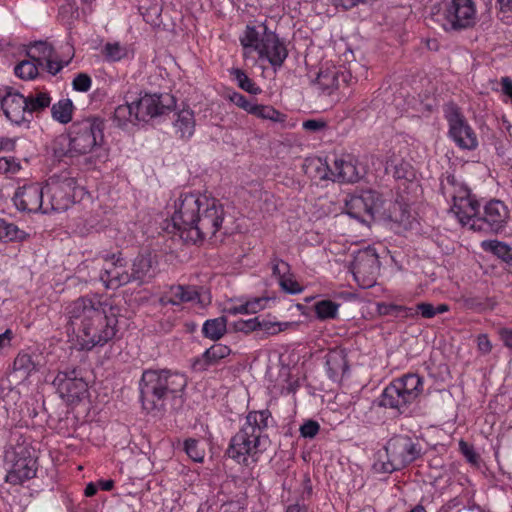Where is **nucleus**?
Segmentation results:
<instances>
[{
    "label": "nucleus",
    "mask_w": 512,
    "mask_h": 512,
    "mask_svg": "<svg viewBox=\"0 0 512 512\" xmlns=\"http://www.w3.org/2000/svg\"><path fill=\"white\" fill-rule=\"evenodd\" d=\"M173 232L193 243L213 237L224 219L222 204L206 193H180L166 207Z\"/></svg>",
    "instance_id": "1"
},
{
    "label": "nucleus",
    "mask_w": 512,
    "mask_h": 512,
    "mask_svg": "<svg viewBox=\"0 0 512 512\" xmlns=\"http://www.w3.org/2000/svg\"><path fill=\"white\" fill-rule=\"evenodd\" d=\"M65 315L81 350L103 347L118 332L117 314L112 305L95 298L80 297L70 302Z\"/></svg>",
    "instance_id": "2"
},
{
    "label": "nucleus",
    "mask_w": 512,
    "mask_h": 512,
    "mask_svg": "<svg viewBox=\"0 0 512 512\" xmlns=\"http://www.w3.org/2000/svg\"><path fill=\"white\" fill-rule=\"evenodd\" d=\"M271 414L268 410L249 412L240 430L231 438L227 454L240 465H255L266 450L268 437L265 430Z\"/></svg>",
    "instance_id": "3"
},
{
    "label": "nucleus",
    "mask_w": 512,
    "mask_h": 512,
    "mask_svg": "<svg viewBox=\"0 0 512 512\" xmlns=\"http://www.w3.org/2000/svg\"><path fill=\"white\" fill-rule=\"evenodd\" d=\"M187 386L184 374L171 370H145L139 388L143 408L148 411L160 410L167 400L181 401Z\"/></svg>",
    "instance_id": "4"
},
{
    "label": "nucleus",
    "mask_w": 512,
    "mask_h": 512,
    "mask_svg": "<svg viewBox=\"0 0 512 512\" xmlns=\"http://www.w3.org/2000/svg\"><path fill=\"white\" fill-rule=\"evenodd\" d=\"M345 209L347 215L361 223L379 219L406 224L409 219L406 208L402 209L400 204L392 203L374 190L350 196L345 201Z\"/></svg>",
    "instance_id": "5"
},
{
    "label": "nucleus",
    "mask_w": 512,
    "mask_h": 512,
    "mask_svg": "<svg viewBox=\"0 0 512 512\" xmlns=\"http://www.w3.org/2000/svg\"><path fill=\"white\" fill-rule=\"evenodd\" d=\"M245 59L257 53L260 60H266L276 70L281 67L288 56L287 47L282 39L265 23L257 26L247 25L239 38Z\"/></svg>",
    "instance_id": "6"
},
{
    "label": "nucleus",
    "mask_w": 512,
    "mask_h": 512,
    "mask_svg": "<svg viewBox=\"0 0 512 512\" xmlns=\"http://www.w3.org/2000/svg\"><path fill=\"white\" fill-rule=\"evenodd\" d=\"M422 453L417 440L407 435H395L384 446L383 453L378 452L373 469L378 473H392L409 465Z\"/></svg>",
    "instance_id": "7"
},
{
    "label": "nucleus",
    "mask_w": 512,
    "mask_h": 512,
    "mask_svg": "<svg viewBox=\"0 0 512 512\" xmlns=\"http://www.w3.org/2000/svg\"><path fill=\"white\" fill-rule=\"evenodd\" d=\"M432 19L445 31L472 27L477 20L474 0H441L432 8Z\"/></svg>",
    "instance_id": "8"
},
{
    "label": "nucleus",
    "mask_w": 512,
    "mask_h": 512,
    "mask_svg": "<svg viewBox=\"0 0 512 512\" xmlns=\"http://www.w3.org/2000/svg\"><path fill=\"white\" fill-rule=\"evenodd\" d=\"M46 205L45 213L66 211L85 193L75 178L63 173L51 176L44 186Z\"/></svg>",
    "instance_id": "9"
},
{
    "label": "nucleus",
    "mask_w": 512,
    "mask_h": 512,
    "mask_svg": "<svg viewBox=\"0 0 512 512\" xmlns=\"http://www.w3.org/2000/svg\"><path fill=\"white\" fill-rule=\"evenodd\" d=\"M444 197L452 202L451 211L459 223L467 222L477 212V200L471 195L467 185L453 174L446 175L441 181Z\"/></svg>",
    "instance_id": "10"
},
{
    "label": "nucleus",
    "mask_w": 512,
    "mask_h": 512,
    "mask_svg": "<svg viewBox=\"0 0 512 512\" xmlns=\"http://www.w3.org/2000/svg\"><path fill=\"white\" fill-rule=\"evenodd\" d=\"M509 209L504 202L500 200H490L484 206L482 212L477 201V212L469 217L467 222L462 221L460 224L468 227L473 231H489L499 233L502 231L509 219Z\"/></svg>",
    "instance_id": "11"
},
{
    "label": "nucleus",
    "mask_w": 512,
    "mask_h": 512,
    "mask_svg": "<svg viewBox=\"0 0 512 512\" xmlns=\"http://www.w3.org/2000/svg\"><path fill=\"white\" fill-rule=\"evenodd\" d=\"M103 140V123L97 118H86L73 123L70 131V153L86 154Z\"/></svg>",
    "instance_id": "12"
},
{
    "label": "nucleus",
    "mask_w": 512,
    "mask_h": 512,
    "mask_svg": "<svg viewBox=\"0 0 512 512\" xmlns=\"http://www.w3.org/2000/svg\"><path fill=\"white\" fill-rule=\"evenodd\" d=\"M445 118L448 122V135L452 141L462 150L473 151L478 145V137L466 118L455 105H447Z\"/></svg>",
    "instance_id": "13"
},
{
    "label": "nucleus",
    "mask_w": 512,
    "mask_h": 512,
    "mask_svg": "<svg viewBox=\"0 0 512 512\" xmlns=\"http://www.w3.org/2000/svg\"><path fill=\"white\" fill-rule=\"evenodd\" d=\"M308 167H314L318 170L321 179L332 181L356 182L362 176L361 170L357 167L356 160L350 155L336 158L331 167L320 158L310 160Z\"/></svg>",
    "instance_id": "14"
},
{
    "label": "nucleus",
    "mask_w": 512,
    "mask_h": 512,
    "mask_svg": "<svg viewBox=\"0 0 512 512\" xmlns=\"http://www.w3.org/2000/svg\"><path fill=\"white\" fill-rule=\"evenodd\" d=\"M138 122L164 115L170 112L175 106L174 97L168 93H140L136 99H132Z\"/></svg>",
    "instance_id": "15"
},
{
    "label": "nucleus",
    "mask_w": 512,
    "mask_h": 512,
    "mask_svg": "<svg viewBox=\"0 0 512 512\" xmlns=\"http://www.w3.org/2000/svg\"><path fill=\"white\" fill-rule=\"evenodd\" d=\"M380 262L376 250L367 247L354 255L351 271L355 281L362 288L373 286L379 273Z\"/></svg>",
    "instance_id": "16"
},
{
    "label": "nucleus",
    "mask_w": 512,
    "mask_h": 512,
    "mask_svg": "<svg viewBox=\"0 0 512 512\" xmlns=\"http://www.w3.org/2000/svg\"><path fill=\"white\" fill-rule=\"evenodd\" d=\"M53 384L60 397L71 404L81 401L88 394V384L76 369L60 371Z\"/></svg>",
    "instance_id": "17"
},
{
    "label": "nucleus",
    "mask_w": 512,
    "mask_h": 512,
    "mask_svg": "<svg viewBox=\"0 0 512 512\" xmlns=\"http://www.w3.org/2000/svg\"><path fill=\"white\" fill-rule=\"evenodd\" d=\"M17 210L28 213H45L46 199L44 187L37 183L19 188L12 198Z\"/></svg>",
    "instance_id": "18"
},
{
    "label": "nucleus",
    "mask_w": 512,
    "mask_h": 512,
    "mask_svg": "<svg viewBox=\"0 0 512 512\" xmlns=\"http://www.w3.org/2000/svg\"><path fill=\"white\" fill-rule=\"evenodd\" d=\"M354 64L349 68L344 66L339 67H328L324 70H320L317 77V83L323 92L332 94L335 90L341 87H347L357 81V76H353L352 72L355 70Z\"/></svg>",
    "instance_id": "19"
},
{
    "label": "nucleus",
    "mask_w": 512,
    "mask_h": 512,
    "mask_svg": "<svg viewBox=\"0 0 512 512\" xmlns=\"http://www.w3.org/2000/svg\"><path fill=\"white\" fill-rule=\"evenodd\" d=\"M2 112L11 124L28 127L30 123L25 96L10 87H6L2 95Z\"/></svg>",
    "instance_id": "20"
},
{
    "label": "nucleus",
    "mask_w": 512,
    "mask_h": 512,
    "mask_svg": "<svg viewBox=\"0 0 512 512\" xmlns=\"http://www.w3.org/2000/svg\"><path fill=\"white\" fill-rule=\"evenodd\" d=\"M210 301L208 293H201L196 287L185 285L170 286L160 297L162 305H180L190 302L205 307Z\"/></svg>",
    "instance_id": "21"
},
{
    "label": "nucleus",
    "mask_w": 512,
    "mask_h": 512,
    "mask_svg": "<svg viewBox=\"0 0 512 512\" xmlns=\"http://www.w3.org/2000/svg\"><path fill=\"white\" fill-rule=\"evenodd\" d=\"M27 56L35 61L41 68H45L51 75L59 73L70 62V60H56L54 58V49L47 41L31 43L27 49Z\"/></svg>",
    "instance_id": "22"
},
{
    "label": "nucleus",
    "mask_w": 512,
    "mask_h": 512,
    "mask_svg": "<svg viewBox=\"0 0 512 512\" xmlns=\"http://www.w3.org/2000/svg\"><path fill=\"white\" fill-rule=\"evenodd\" d=\"M106 261V267L100 275V280L106 288L116 289L133 280L132 274L126 270L124 259L120 254L112 255Z\"/></svg>",
    "instance_id": "23"
},
{
    "label": "nucleus",
    "mask_w": 512,
    "mask_h": 512,
    "mask_svg": "<svg viewBox=\"0 0 512 512\" xmlns=\"http://www.w3.org/2000/svg\"><path fill=\"white\" fill-rule=\"evenodd\" d=\"M379 406L403 412L410 404L411 400L406 397L404 390L399 387L396 379L387 385L378 398Z\"/></svg>",
    "instance_id": "24"
},
{
    "label": "nucleus",
    "mask_w": 512,
    "mask_h": 512,
    "mask_svg": "<svg viewBox=\"0 0 512 512\" xmlns=\"http://www.w3.org/2000/svg\"><path fill=\"white\" fill-rule=\"evenodd\" d=\"M271 265L272 273L276 277L282 291L291 295L300 294L303 291V286L295 279L287 262L273 259Z\"/></svg>",
    "instance_id": "25"
},
{
    "label": "nucleus",
    "mask_w": 512,
    "mask_h": 512,
    "mask_svg": "<svg viewBox=\"0 0 512 512\" xmlns=\"http://www.w3.org/2000/svg\"><path fill=\"white\" fill-rule=\"evenodd\" d=\"M325 359L329 378L334 382H341L349 370L345 349L339 347L331 349Z\"/></svg>",
    "instance_id": "26"
},
{
    "label": "nucleus",
    "mask_w": 512,
    "mask_h": 512,
    "mask_svg": "<svg viewBox=\"0 0 512 512\" xmlns=\"http://www.w3.org/2000/svg\"><path fill=\"white\" fill-rule=\"evenodd\" d=\"M35 464L31 457L17 458L7 471L6 482L16 485L33 478L36 475Z\"/></svg>",
    "instance_id": "27"
},
{
    "label": "nucleus",
    "mask_w": 512,
    "mask_h": 512,
    "mask_svg": "<svg viewBox=\"0 0 512 512\" xmlns=\"http://www.w3.org/2000/svg\"><path fill=\"white\" fill-rule=\"evenodd\" d=\"M156 256L151 253L138 255L132 264V278L146 282L155 277L158 272Z\"/></svg>",
    "instance_id": "28"
},
{
    "label": "nucleus",
    "mask_w": 512,
    "mask_h": 512,
    "mask_svg": "<svg viewBox=\"0 0 512 512\" xmlns=\"http://www.w3.org/2000/svg\"><path fill=\"white\" fill-rule=\"evenodd\" d=\"M274 301V298L266 296L254 297L245 301L241 300L228 307L227 312L232 315L255 314L269 307L270 303Z\"/></svg>",
    "instance_id": "29"
},
{
    "label": "nucleus",
    "mask_w": 512,
    "mask_h": 512,
    "mask_svg": "<svg viewBox=\"0 0 512 512\" xmlns=\"http://www.w3.org/2000/svg\"><path fill=\"white\" fill-rule=\"evenodd\" d=\"M399 387L404 390L406 397L414 403L422 394L424 390L423 378L415 373H408L401 377L396 378Z\"/></svg>",
    "instance_id": "30"
},
{
    "label": "nucleus",
    "mask_w": 512,
    "mask_h": 512,
    "mask_svg": "<svg viewBox=\"0 0 512 512\" xmlns=\"http://www.w3.org/2000/svg\"><path fill=\"white\" fill-rule=\"evenodd\" d=\"M195 115L190 109H183L176 114L174 128L182 139H190L195 132Z\"/></svg>",
    "instance_id": "31"
},
{
    "label": "nucleus",
    "mask_w": 512,
    "mask_h": 512,
    "mask_svg": "<svg viewBox=\"0 0 512 512\" xmlns=\"http://www.w3.org/2000/svg\"><path fill=\"white\" fill-rule=\"evenodd\" d=\"M25 100L27 101L28 117L31 119L34 113H40L48 108L52 98L48 91L37 90L25 96Z\"/></svg>",
    "instance_id": "32"
},
{
    "label": "nucleus",
    "mask_w": 512,
    "mask_h": 512,
    "mask_svg": "<svg viewBox=\"0 0 512 512\" xmlns=\"http://www.w3.org/2000/svg\"><path fill=\"white\" fill-rule=\"evenodd\" d=\"M37 370V364L32 356L26 352H20L13 362L11 374L19 375L20 379H26Z\"/></svg>",
    "instance_id": "33"
},
{
    "label": "nucleus",
    "mask_w": 512,
    "mask_h": 512,
    "mask_svg": "<svg viewBox=\"0 0 512 512\" xmlns=\"http://www.w3.org/2000/svg\"><path fill=\"white\" fill-rule=\"evenodd\" d=\"M113 120L118 126H125L128 123H136V112L132 99L126 95L125 103L115 108Z\"/></svg>",
    "instance_id": "34"
},
{
    "label": "nucleus",
    "mask_w": 512,
    "mask_h": 512,
    "mask_svg": "<svg viewBox=\"0 0 512 512\" xmlns=\"http://www.w3.org/2000/svg\"><path fill=\"white\" fill-rule=\"evenodd\" d=\"M74 111V104L71 99L63 98L52 105L51 116L53 120L67 124L72 120Z\"/></svg>",
    "instance_id": "35"
},
{
    "label": "nucleus",
    "mask_w": 512,
    "mask_h": 512,
    "mask_svg": "<svg viewBox=\"0 0 512 512\" xmlns=\"http://www.w3.org/2000/svg\"><path fill=\"white\" fill-rule=\"evenodd\" d=\"M340 304L330 299H321L315 302L313 310L320 321L336 319L339 314Z\"/></svg>",
    "instance_id": "36"
},
{
    "label": "nucleus",
    "mask_w": 512,
    "mask_h": 512,
    "mask_svg": "<svg viewBox=\"0 0 512 512\" xmlns=\"http://www.w3.org/2000/svg\"><path fill=\"white\" fill-rule=\"evenodd\" d=\"M227 320L225 317H218L206 320L202 327V333L206 338L219 340L225 333Z\"/></svg>",
    "instance_id": "37"
},
{
    "label": "nucleus",
    "mask_w": 512,
    "mask_h": 512,
    "mask_svg": "<svg viewBox=\"0 0 512 512\" xmlns=\"http://www.w3.org/2000/svg\"><path fill=\"white\" fill-rule=\"evenodd\" d=\"M105 59L109 62H119L130 56V48L119 42H108L103 46L102 49Z\"/></svg>",
    "instance_id": "38"
},
{
    "label": "nucleus",
    "mask_w": 512,
    "mask_h": 512,
    "mask_svg": "<svg viewBox=\"0 0 512 512\" xmlns=\"http://www.w3.org/2000/svg\"><path fill=\"white\" fill-rule=\"evenodd\" d=\"M481 246L485 251L493 253L507 263H510L512 260V247L504 242L498 240H485L481 243Z\"/></svg>",
    "instance_id": "39"
},
{
    "label": "nucleus",
    "mask_w": 512,
    "mask_h": 512,
    "mask_svg": "<svg viewBox=\"0 0 512 512\" xmlns=\"http://www.w3.org/2000/svg\"><path fill=\"white\" fill-rule=\"evenodd\" d=\"M249 114H252L260 119L270 120L272 122H283L285 115L269 105H261L254 103Z\"/></svg>",
    "instance_id": "40"
},
{
    "label": "nucleus",
    "mask_w": 512,
    "mask_h": 512,
    "mask_svg": "<svg viewBox=\"0 0 512 512\" xmlns=\"http://www.w3.org/2000/svg\"><path fill=\"white\" fill-rule=\"evenodd\" d=\"M230 75L233 77L234 81L242 90L253 95L261 93V88L258 85H256L254 81L251 80L243 70L238 68H232L230 70Z\"/></svg>",
    "instance_id": "41"
},
{
    "label": "nucleus",
    "mask_w": 512,
    "mask_h": 512,
    "mask_svg": "<svg viewBox=\"0 0 512 512\" xmlns=\"http://www.w3.org/2000/svg\"><path fill=\"white\" fill-rule=\"evenodd\" d=\"M39 68H41L35 61L22 60L14 67V74L22 80H33L37 77Z\"/></svg>",
    "instance_id": "42"
},
{
    "label": "nucleus",
    "mask_w": 512,
    "mask_h": 512,
    "mask_svg": "<svg viewBox=\"0 0 512 512\" xmlns=\"http://www.w3.org/2000/svg\"><path fill=\"white\" fill-rule=\"evenodd\" d=\"M377 312L382 315H393V316H399L403 313V316L410 317L414 316V312L412 308L395 305L391 303H378L377 304Z\"/></svg>",
    "instance_id": "43"
},
{
    "label": "nucleus",
    "mask_w": 512,
    "mask_h": 512,
    "mask_svg": "<svg viewBox=\"0 0 512 512\" xmlns=\"http://www.w3.org/2000/svg\"><path fill=\"white\" fill-rule=\"evenodd\" d=\"M296 326V322L261 320L260 330L267 335H276L282 331L294 328Z\"/></svg>",
    "instance_id": "44"
},
{
    "label": "nucleus",
    "mask_w": 512,
    "mask_h": 512,
    "mask_svg": "<svg viewBox=\"0 0 512 512\" xmlns=\"http://www.w3.org/2000/svg\"><path fill=\"white\" fill-rule=\"evenodd\" d=\"M230 352L231 350L228 346L223 344H214L203 353V358L208 364H212L227 357Z\"/></svg>",
    "instance_id": "45"
},
{
    "label": "nucleus",
    "mask_w": 512,
    "mask_h": 512,
    "mask_svg": "<svg viewBox=\"0 0 512 512\" xmlns=\"http://www.w3.org/2000/svg\"><path fill=\"white\" fill-rule=\"evenodd\" d=\"M26 236V232L19 229L15 224L6 223L2 220V238H6L8 241H23Z\"/></svg>",
    "instance_id": "46"
},
{
    "label": "nucleus",
    "mask_w": 512,
    "mask_h": 512,
    "mask_svg": "<svg viewBox=\"0 0 512 512\" xmlns=\"http://www.w3.org/2000/svg\"><path fill=\"white\" fill-rule=\"evenodd\" d=\"M184 450L186 454L194 462H202L205 456V450L199 446V442L195 439H187L184 442Z\"/></svg>",
    "instance_id": "47"
},
{
    "label": "nucleus",
    "mask_w": 512,
    "mask_h": 512,
    "mask_svg": "<svg viewBox=\"0 0 512 512\" xmlns=\"http://www.w3.org/2000/svg\"><path fill=\"white\" fill-rule=\"evenodd\" d=\"M92 78L87 73H78L72 81V88L77 92L85 93L91 89Z\"/></svg>",
    "instance_id": "48"
},
{
    "label": "nucleus",
    "mask_w": 512,
    "mask_h": 512,
    "mask_svg": "<svg viewBox=\"0 0 512 512\" xmlns=\"http://www.w3.org/2000/svg\"><path fill=\"white\" fill-rule=\"evenodd\" d=\"M459 450L463 454V456L467 459V461L473 465L478 464L479 455L475 451L474 447L464 440L459 441Z\"/></svg>",
    "instance_id": "49"
},
{
    "label": "nucleus",
    "mask_w": 512,
    "mask_h": 512,
    "mask_svg": "<svg viewBox=\"0 0 512 512\" xmlns=\"http://www.w3.org/2000/svg\"><path fill=\"white\" fill-rule=\"evenodd\" d=\"M320 430V425L314 420H307L300 426V435L304 438H314Z\"/></svg>",
    "instance_id": "50"
},
{
    "label": "nucleus",
    "mask_w": 512,
    "mask_h": 512,
    "mask_svg": "<svg viewBox=\"0 0 512 512\" xmlns=\"http://www.w3.org/2000/svg\"><path fill=\"white\" fill-rule=\"evenodd\" d=\"M501 18L506 22L512 21V0H496Z\"/></svg>",
    "instance_id": "51"
},
{
    "label": "nucleus",
    "mask_w": 512,
    "mask_h": 512,
    "mask_svg": "<svg viewBox=\"0 0 512 512\" xmlns=\"http://www.w3.org/2000/svg\"><path fill=\"white\" fill-rule=\"evenodd\" d=\"M230 100L235 104L237 105L238 107L242 108L243 110H245L247 113L250 112L252 106H253V102H250L244 95L238 93V92H234L231 94L230 96Z\"/></svg>",
    "instance_id": "52"
},
{
    "label": "nucleus",
    "mask_w": 512,
    "mask_h": 512,
    "mask_svg": "<svg viewBox=\"0 0 512 512\" xmlns=\"http://www.w3.org/2000/svg\"><path fill=\"white\" fill-rule=\"evenodd\" d=\"M261 320L258 317L242 321L237 328L241 331L250 332L260 330Z\"/></svg>",
    "instance_id": "53"
},
{
    "label": "nucleus",
    "mask_w": 512,
    "mask_h": 512,
    "mask_svg": "<svg viewBox=\"0 0 512 512\" xmlns=\"http://www.w3.org/2000/svg\"><path fill=\"white\" fill-rule=\"evenodd\" d=\"M416 308L423 318L430 319L436 316L435 306L431 303L422 302L417 304Z\"/></svg>",
    "instance_id": "54"
},
{
    "label": "nucleus",
    "mask_w": 512,
    "mask_h": 512,
    "mask_svg": "<svg viewBox=\"0 0 512 512\" xmlns=\"http://www.w3.org/2000/svg\"><path fill=\"white\" fill-rule=\"evenodd\" d=\"M302 126L306 131L317 132L324 129L326 123L320 119H309L304 121Z\"/></svg>",
    "instance_id": "55"
},
{
    "label": "nucleus",
    "mask_w": 512,
    "mask_h": 512,
    "mask_svg": "<svg viewBox=\"0 0 512 512\" xmlns=\"http://www.w3.org/2000/svg\"><path fill=\"white\" fill-rule=\"evenodd\" d=\"M2 161L5 162V173L15 174L21 169L20 162L9 157H2Z\"/></svg>",
    "instance_id": "56"
},
{
    "label": "nucleus",
    "mask_w": 512,
    "mask_h": 512,
    "mask_svg": "<svg viewBox=\"0 0 512 512\" xmlns=\"http://www.w3.org/2000/svg\"><path fill=\"white\" fill-rule=\"evenodd\" d=\"M477 345L478 349L484 354L489 353L492 349V344L488 339L487 335L485 334H481L478 336Z\"/></svg>",
    "instance_id": "57"
},
{
    "label": "nucleus",
    "mask_w": 512,
    "mask_h": 512,
    "mask_svg": "<svg viewBox=\"0 0 512 512\" xmlns=\"http://www.w3.org/2000/svg\"><path fill=\"white\" fill-rule=\"evenodd\" d=\"M499 334L504 345L512 348V329L502 328L500 329Z\"/></svg>",
    "instance_id": "58"
},
{
    "label": "nucleus",
    "mask_w": 512,
    "mask_h": 512,
    "mask_svg": "<svg viewBox=\"0 0 512 512\" xmlns=\"http://www.w3.org/2000/svg\"><path fill=\"white\" fill-rule=\"evenodd\" d=\"M285 512H308V508L305 504L294 503L290 504Z\"/></svg>",
    "instance_id": "59"
},
{
    "label": "nucleus",
    "mask_w": 512,
    "mask_h": 512,
    "mask_svg": "<svg viewBox=\"0 0 512 512\" xmlns=\"http://www.w3.org/2000/svg\"><path fill=\"white\" fill-rule=\"evenodd\" d=\"M99 487L104 491H110L114 486L113 480H100L98 482Z\"/></svg>",
    "instance_id": "60"
},
{
    "label": "nucleus",
    "mask_w": 512,
    "mask_h": 512,
    "mask_svg": "<svg viewBox=\"0 0 512 512\" xmlns=\"http://www.w3.org/2000/svg\"><path fill=\"white\" fill-rule=\"evenodd\" d=\"M98 487L94 483H89L85 488V495L87 497L94 496L97 493Z\"/></svg>",
    "instance_id": "61"
},
{
    "label": "nucleus",
    "mask_w": 512,
    "mask_h": 512,
    "mask_svg": "<svg viewBox=\"0 0 512 512\" xmlns=\"http://www.w3.org/2000/svg\"><path fill=\"white\" fill-rule=\"evenodd\" d=\"M338 1L341 6L348 9V8H351V7L361 3L363 0H338Z\"/></svg>",
    "instance_id": "62"
},
{
    "label": "nucleus",
    "mask_w": 512,
    "mask_h": 512,
    "mask_svg": "<svg viewBox=\"0 0 512 512\" xmlns=\"http://www.w3.org/2000/svg\"><path fill=\"white\" fill-rule=\"evenodd\" d=\"M449 311V306L447 304H439L435 307V313L442 314Z\"/></svg>",
    "instance_id": "63"
},
{
    "label": "nucleus",
    "mask_w": 512,
    "mask_h": 512,
    "mask_svg": "<svg viewBox=\"0 0 512 512\" xmlns=\"http://www.w3.org/2000/svg\"><path fill=\"white\" fill-rule=\"evenodd\" d=\"M12 337H13L12 331L10 329L5 330L2 333V343L4 342V340H11Z\"/></svg>",
    "instance_id": "64"
}]
</instances>
